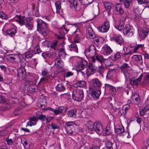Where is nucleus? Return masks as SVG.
Returning <instances> with one entry per match:
<instances>
[{"label":"nucleus","instance_id":"obj_54","mask_svg":"<svg viewBox=\"0 0 149 149\" xmlns=\"http://www.w3.org/2000/svg\"><path fill=\"white\" fill-rule=\"evenodd\" d=\"M52 128L54 130L56 129H58L59 128V125L57 123H51V125Z\"/></svg>","mask_w":149,"mask_h":149},{"label":"nucleus","instance_id":"obj_39","mask_svg":"<svg viewBox=\"0 0 149 149\" xmlns=\"http://www.w3.org/2000/svg\"><path fill=\"white\" fill-rule=\"evenodd\" d=\"M115 10L119 12L120 14H122L124 13V11L120 3L117 4L116 5Z\"/></svg>","mask_w":149,"mask_h":149},{"label":"nucleus","instance_id":"obj_52","mask_svg":"<svg viewBox=\"0 0 149 149\" xmlns=\"http://www.w3.org/2000/svg\"><path fill=\"white\" fill-rule=\"evenodd\" d=\"M143 45L142 44H138L133 49V51L134 52L136 53V51L139 48H142L143 47Z\"/></svg>","mask_w":149,"mask_h":149},{"label":"nucleus","instance_id":"obj_34","mask_svg":"<svg viewBox=\"0 0 149 149\" xmlns=\"http://www.w3.org/2000/svg\"><path fill=\"white\" fill-rule=\"evenodd\" d=\"M104 6L105 9L108 12H109L112 6V3L110 2H107L104 3Z\"/></svg>","mask_w":149,"mask_h":149},{"label":"nucleus","instance_id":"obj_10","mask_svg":"<svg viewBox=\"0 0 149 149\" xmlns=\"http://www.w3.org/2000/svg\"><path fill=\"white\" fill-rule=\"evenodd\" d=\"M74 125H76L74 122L70 121L66 123L65 128L66 132L68 134H72L73 133Z\"/></svg>","mask_w":149,"mask_h":149},{"label":"nucleus","instance_id":"obj_24","mask_svg":"<svg viewBox=\"0 0 149 149\" xmlns=\"http://www.w3.org/2000/svg\"><path fill=\"white\" fill-rule=\"evenodd\" d=\"M148 29L143 27L141 30V31L139 33V36L141 39H143L147 35L148 33Z\"/></svg>","mask_w":149,"mask_h":149},{"label":"nucleus","instance_id":"obj_9","mask_svg":"<svg viewBox=\"0 0 149 149\" xmlns=\"http://www.w3.org/2000/svg\"><path fill=\"white\" fill-rule=\"evenodd\" d=\"M134 30L132 26L129 24L126 25L123 29V32L127 36L131 37L133 34Z\"/></svg>","mask_w":149,"mask_h":149},{"label":"nucleus","instance_id":"obj_50","mask_svg":"<svg viewBox=\"0 0 149 149\" xmlns=\"http://www.w3.org/2000/svg\"><path fill=\"white\" fill-rule=\"evenodd\" d=\"M35 52V54H39L42 52V51L41 50L40 47L39 45L38 44H37L36 46L34 48V50Z\"/></svg>","mask_w":149,"mask_h":149},{"label":"nucleus","instance_id":"obj_62","mask_svg":"<svg viewBox=\"0 0 149 149\" xmlns=\"http://www.w3.org/2000/svg\"><path fill=\"white\" fill-rule=\"evenodd\" d=\"M30 120L32 121L36 122L38 120V117H32L30 118Z\"/></svg>","mask_w":149,"mask_h":149},{"label":"nucleus","instance_id":"obj_19","mask_svg":"<svg viewBox=\"0 0 149 149\" xmlns=\"http://www.w3.org/2000/svg\"><path fill=\"white\" fill-rule=\"evenodd\" d=\"M124 22V20L120 19L118 22H115V27L119 31H121L123 27Z\"/></svg>","mask_w":149,"mask_h":149},{"label":"nucleus","instance_id":"obj_25","mask_svg":"<svg viewBox=\"0 0 149 149\" xmlns=\"http://www.w3.org/2000/svg\"><path fill=\"white\" fill-rule=\"evenodd\" d=\"M112 51L109 46L105 45L103 47V54L104 55H108L110 54Z\"/></svg>","mask_w":149,"mask_h":149},{"label":"nucleus","instance_id":"obj_23","mask_svg":"<svg viewBox=\"0 0 149 149\" xmlns=\"http://www.w3.org/2000/svg\"><path fill=\"white\" fill-rule=\"evenodd\" d=\"M96 68L92 63H90L87 68V73L92 74L95 72Z\"/></svg>","mask_w":149,"mask_h":149},{"label":"nucleus","instance_id":"obj_14","mask_svg":"<svg viewBox=\"0 0 149 149\" xmlns=\"http://www.w3.org/2000/svg\"><path fill=\"white\" fill-rule=\"evenodd\" d=\"M87 62L85 59L80 58L78 60V68L79 70H83L87 65Z\"/></svg>","mask_w":149,"mask_h":149},{"label":"nucleus","instance_id":"obj_48","mask_svg":"<svg viewBox=\"0 0 149 149\" xmlns=\"http://www.w3.org/2000/svg\"><path fill=\"white\" fill-rule=\"evenodd\" d=\"M113 143L110 141H108L105 143V146L107 149H112V145Z\"/></svg>","mask_w":149,"mask_h":149},{"label":"nucleus","instance_id":"obj_36","mask_svg":"<svg viewBox=\"0 0 149 149\" xmlns=\"http://www.w3.org/2000/svg\"><path fill=\"white\" fill-rule=\"evenodd\" d=\"M110 27V24L108 21H106L103 25V33L107 32Z\"/></svg>","mask_w":149,"mask_h":149},{"label":"nucleus","instance_id":"obj_20","mask_svg":"<svg viewBox=\"0 0 149 149\" xmlns=\"http://www.w3.org/2000/svg\"><path fill=\"white\" fill-rule=\"evenodd\" d=\"M96 61H97L98 62L100 63L101 65H99V70L98 72L101 74L102 71V56L101 55H97L95 56Z\"/></svg>","mask_w":149,"mask_h":149},{"label":"nucleus","instance_id":"obj_58","mask_svg":"<svg viewBox=\"0 0 149 149\" xmlns=\"http://www.w3.org/2000/svg\"><path fill=\"white\" fill-rule=\"evenodd\" d=\"M130 108V105L128 104L125 105L123 107V109H124V110L126 112H127L128 109Z\"/></svg>","mask_w":149,"mask_h":149},{"label":"nucleus","instance_id":"obj_64","mask_svg":"<svg viewBox=\"0 0 149 149\" xmlns=\"http://www.w3.org/2000/svg\"><path fill=\"white\" fill-rule=\"evenodd\" d=\"M49 55V53L47 52H44L42 54V56L45 58L48 56Z\"/></svg>","mask_w":149,"mask_h":149},{"label":"nucleus","instance_id":"obj_60","mask_svg":"<svg viewBox=\"0 0 149 149\" xmlns=\"http://www.w3.org/2000/svg\"><path fill=\"white\" fill-rule=\"evenodd\" d=\"M141 17L140 14V13L139 14L136 13L135 15L134 20L135 21H137Z\"/></svg>","mask_w":149,"mask_h":149},{"label":"nucleus","instance_id":"obj_2","mask_svg":"<svg viewBox=\"0 0 149 149\" xmlns=\"http://www.w3.org/2000/svg\"><path fill=\"white\" fill-rule=\"evenodd\" d=\"M37 22L38 31L43 36H46L49 31L47 24L41 19H37Z\"/></svg>","mask_w":149,"mask_h":149},{"label":"nucleus","instance_id":"obj_13","mask_svg":"<svg viewBox=\"0 0 149 149\" xmlns=\"http://www.w3.org/2000/svg\"><path fill=\"white\" fill-rule=\"evenodd\" d=\"M97 133L101 135L102 133V126L98 122H95L94 123V129Z\"/></svg>","mask_w":149,"mask_h":149},{"label":"nucleus","instance_id":"obj_30","mask_svg":"<svg viewBox=\"0 0 149 149\" xmlns=\"http://www.w3.org/2000/svg\"><path fill=\"white\" fill-rule=\"evenodd\" d=\"M16 32V30L14 28L8 29L5 32L6 34L9 36L13 37L14 36Z\"/></svg>","mask_w":149,"mask_h":149},{"label":"nucleus","instance_id":"obj_59","mask_svg":"<svg viewBox=\"0 0 149 149\" xmlns=\"http://www.w3.org/2000/svg\"><path fill=\"white\" fill-rule=\"evenodd\" d=\"M6 141L8 145H11L13 142V140L11 139L8 138L6 139Z\"/></svg>","mask_w":149,"mask_h":149},{"label":"nucleus","instance_id":"obj_40","mask_svg":"<svg viewBox=\"0 0 149 149\" xmlns=\"http://www.w3.org/2000/svg\"><path fill=\"white\" fill-rule=\"evenodd\" d=\"M115 88L113 86L108 84H105L104 87L105 92L108 91H113Z\"/></svg>","mask_w":149,"mask_h":149},{"label":"nucleus","instance_id":"obj_55","mask_svg":"<svg viewBox=\"0 0 149 149\" xmlns=\"http://www.w3.org/2000/svg\"><path fill=\"white\" fill-rule=\"evenodd\" d=\"M0 18L2 19H7L8 18V16L3 12H0Z\"/></svg>","mask_w":149,"mask_h":149},{"label":"nucleus","instance_id":"obj_53","mask_svg":"<svg viewBox=\"0 0 149 149\" xmlns=\"http://www.w3.org/2000/svg\"><path fill=\"white\" fill-rule=\"evenodd\" d=\"M104 62V64L106 67L109 66L110 65V61L109 60H107V59L104 58L103 57V64Z\"/></svg>","mask_w":149,"mask_h":149},{"label":"nucleus","instance_id":"obj_56","mask_svg":"<svg viewBox=\"0 0 149 149\" xmlns=\"http://www.w3.org/2000/svg\"><path fill=\"white\" fill-rule=\"evenodd\" d=\"M80 34H77L74 37V42H76V43H79V40L80 39Z\"/></svg>","mask_w":149,"mask_h":149},{"label":"nucleus","instance_id":"obj_61","mask_svg":"<svg viewBox=\"0 0 149 149\" xmlns=\"http://www.w3.org/2000/svg\"><path fill=\"white\" fill-rule=\"evenodd\" d=\"M36 122H32V121H31V120H30V121H28L27 122V125L26 126H31L32 125H34L36 124Z\"/></svg>","mask_w":149,"mask_h":149},{"label":"nucleus","instance_id":"obj_5","mask_svg":"<svg viewBox=\"0 0 149 149\" xmlns=\"http://www.w3.org/2000/svg\"><path fill=\"white\" fill-rule=\"evenodd\" d=\"M7 58L11 62L14 63H18L19 61L21 65H24L25 63L22 62L23 58L21 59L19 56L17 54H10L7 56Z\"/></svg>","mask_w":149,"mask_h":149},{"label":"nucleus","instance_id":"obj_17","mask_svg":"<svg viewBox=\"0 0 149 149\" xmlns=\"http://www.w3.org/2000/svg\"><path fill=\"white\" fill-rule=\"evenodd\" d=\"M86 35L87 37L90 39L94 38L96 36L95 34L91 27H88L86 29Z\"/></svg>","mask_w":149,"mask_h":149},{"label":"nucleus","instance_id":"obj_37","mask_svg":"<svg viewBox=\"0 0 149 149\" xmlns=\"http://www.w3.org/2000/svg\"><path fill=\"white\" fill-rule=\"evenodd\" d=\"M131 99L133 100H135L136 104H138L140 102V99L138 94L136 93L132 95Z\"/></svg>","mask_w":149,"mask_h":149},{"label":"nucleus","instance_id":"obj_44","mask_svg":"<svg viewBox=\"0 0 149 149\" xmlns=\"http://www.w3.org/2000/svg\"><path fill=\"white\" fill-rule=\"evenodd\" d=\"M130 54V52H128L122 54V57L125 60V61L127 62L129 61L130 57V56L129 55Z\"/></svg>","mask_w":149,"mask_h":149},{"label":"nucleus","instance_id":"obj_51","mask_svg":"<svg viewBox=\"0 0 149 149\" xmlns=\"http://www.w3.org/2000/svg\"><path fill=\"white\" fill-rule=\"evenodd\" d=\"M138 3L139 5L145 4L146 5L148 4L149 2L146 0H137Z\"/></svg>","mask_w":149,"mask_h":149},{"label":"nucleus","instance_id":"obj_35","mask_svg":"<svg viewBox=\"0 0 149 149\" xmlns=\"http://www.w3.org/2000/svg\"><path fill=\"white\" fill-rule=\"evenodd\" d=\"M76 42H74V41L70 45V50L71 51H73L77 53L78 52V49Z\"/></svg>","mask_w":149,"mask_h":149},{"label":"nucleus","instance_id":"obj_29","mask_svg":"<svg viewBox=\"0 0 149 149\" xmlns=\"http://www.w3.org/2000/svg\"><path fill=\"white\" fill-rule=\"evenodd\" d=\"M76 112L77 110L75 109H70L67 112L68 116L69 117L75 118L76 116Z\"/></svg>","mask_w":149,"mask_h":149},{"label":"nucleus","instance_id":"obj_1","mask_svg":"<svg viewBox=\"0 0 149 149\" xmlns=\"http://www.w3.org/2000/svg\"><path fill=\"white\" fill-rule=\"evenodd\" d=\"M16 17H18L17 19H16V22H18L21 25H25L26 27L28 28L29 30L31 29L33 27V18L31 17L26 18L25 19L24 17L17 15Z\"/></svg>","mask_w":149,"mask_h":149},{"label":"nucleus","instance_id":"obj_57","mask_svg":"<svg viewBox=\"0 0 149 149\" xmlns=\"http://www.w3.org/2000/svg\"><path fill=\"white\" fill-rule=\"evenodd\" d=\"M25 56L27 58H31L33 56V55L30 52H26L25 54Z\"/></svg>","mask_w":149,"mask_h":149},{"label":"nucleus","instance_id":"obj_32","mask_svg":"<svg viewBox=\"0 0 149 149\" xmlns=\"http://www.w3.org/2000/svg\"><path fill=\"white\" fill-rule=\"evenodd\" d=\"M122 53L120 52H117L113 55L111 56V58L113 61L118 60L121 57Z\"/></svg>","mask_w":149,"mask_h":149},{"label":"nucleus","instance_id":"obj_16","mask_svg":"<svg viewBox=\"0 0 149 149\" xmlns=\"http://www.w3.org/2000/svg\"><path fill=\"white\" fill-rule=\"evenodd\" d=\"M129 68L130 66L128 64L125 63L123 64L120 67V68L121 69V72L123 73L125 77H126L127 74H129L128 71Z\"/></svg>","mask_w":149,"mask_h":149},{"label":"nucleus","instance_id":"obj_15","mask_svg":"<svg viewBox=\"0 0 149 149\" xmlns=\"http://www.w3.org/2000/svg\"><path fill=\"white\" fill-rule=\"evenodd\" d=\"M132 60L133 62L139 65H141L143 63V59L141 55H134L132 57Z\"/></svg>","mask_w":149,"mask_h":149},{"label":"nucleus","instance_id":"obj_21","mask_svg":"<svg viewBox=\"0 0 149 149\" xmlns=\"http://www.w3.org/2000/svg\"><path fill=\"white\" fill-rule=\"evenodd\" d=\"M61 58L62 57L58 56L54 61V64L55 66L59 68H62L63 65V62L61 60Z\"/></svg>","mask_w":149,"mask_h":149},{"label":"nucleus","instance_id":"obj_45","mask_svg":"<svg viewBox=\"0 0 149 149\" xmlns=\"http://www.w3.org/2000/svg\"><path fill=\"white\" fill-rule=\"evenodd\" d=\"M132 1V0H124L123 2V5L125 8H129L130 4Z\"/></svg>","mask_w":149,"mask_h":149},{"label":"nucleus","instance_id":"obj_38","mask_svg":"<svg viewBox=\"0 0 149 149\" xmlns=\"http://www.w3.org/2000/svg\"><path fill=\"white\" fill-rule=\"evenodd\" d=\"M115 130L116 133L118 134H121L124 132V127L123 125L120 126L118 128H115Z\"/></svg>","mask_w":149,"mask_h":149},{"label":"nucleus","instance_id":"obj_6","mask_svg":"<svg viewBox=\"0 0 149 149\" xmlns=\"http://www.w3.org/2000/svg\"><path fill=\"white\" fill-rule=\"evenodd\" d=\"M66 108L63 106H60L57 109H54L51 107H46L42 109L43 111L50 110L53 111L55 115H57L59 113H65L66 111Z\"/></svg>","mask_w":149,"mask_h":149},{"label":"nucleus","instance_id":"obj_63","mask_svg":"<svg viewBox=\"0 0 149 149\" xmlns=\"http://www.w3.org/2000/svg\"><path fill=\"white\" fill-rule=\"evenodd\" d=\"M54 18V16L52 15H49L47 17H45V18L48 21H50L52 19Z\"/></svg>","mask_w":149,"mask_h":149},{"label":"nucleus","instance_id":"obj_43","mask_svg":"<svg viewBox=\"0 0 149 149\" xmlns=\"http://www.w3.org/2000/svg\"><path fill=\"white\" fill-rule=\"evenodd\" d=\"M149 146V137L143 142L142 147L143 149H147Z\"/></svg>","mask_w":149,"mask_h":149},{"label":"nucleus","instance_id":"obj_47","mask_svg":"<svg viewBox=\"0 0 149 149\" xmlns=\"http://www.w3.org/2000/svg\"><path fill=\"white\" fill-rule=\"evenodd\" d=\"M81 3L84 5L89 4L93 1V0H79Z\"/></svg>","mask_w":149,"mask_h":149},{"label":"nucleus","instance_id":"obj_41","mask_svg":"<svg viewBox=\"0 0 149 149\" xmlns=\"http://www.w3.org/2000/svg\"><path fill=\"white\" fill-rule=\"evenodd\" d=\"M111 129L110 127H107L105 130H103V136H108L111 134Z\"/></svg>","mask_w":149,"mask_h":149},{"label":"nucleus","instance_id":"obj_26","mask_svg":"<svg viewBox=\"0 0 149 149\" xmlns=\"http://www.w3.org/2000/svg\"><path fill=\"white\" fill-rule=\"evenodd\" d=\"M55 3L56 8V13L61 15L63 14V10L61 9L60 1H58Z\"/></svg>","mask_w":149,"mask_h":149},{"label":"nucleus","instance_id":"obj_18","mask_svg":"<svg viewBox=\"0 0 149 149\" xmlns=\"http://www.w3.org/2000/svg\"><path fill=\"white\" fill-rule=\"evenodd\" d=\"M143 77V75L141 74L140 76L136 79L134 78H132L130 80V84L132 85L138 86L140 82Z\"/></svg>","mask_w":149,"mask_h":149},{"label":"nucleus","instance_id":"obj_31","mask_svg":"<svg viewBox=\"0 0 149 149\" xmlns=\"http://www.w3.org/2000/svg\"><path fill=\"white\" fill-rule=\"evenodd\" d=\"M101 94V92L99 90H93L91 91V93L92 97L95 98H97L99 97Z\"/></svg>","mask_w":149,"mask_h":149},{"label":"nucleus","instance_id":"obj_4","mask_svg":"<svg viewBox=\"0 0 149 149\" xmlns=\"http://www.w3.org/2000/svg\"><path fill=\"white\" fill-rule=\"evenodd\" d=\"M84 96V93L83 90L81 89H75L72 92V97L73 99L78 102L81 101Z\"/></svg>","mask_w":149,"mask_h":149},{"label":"nucleus","instance_id":"obj_27","mask_svg":"<svg viewBox=\"0 0 149 149\" xmlns=\"http://www.w3.org/2000/svg\"><path fill=\"white\" fill-rule=\"evenodd\" d=\"M18 75L23 79H24L26 77V72L25 70L23 68H19L17 70Z\"/></svg>","mask_w":149,"mask_h":149},{"label":"nucleus","instance_id":"obj_11","mask_svg":"<svg viewBox=\"0 0 149 149\" xmlns=\"http://www.w3.org/2000/svg\"><path fill=\"white\" fill-rule=\"evenodd\" d=\"M70 3V7L72 9H75L77 11L80 10L81 6L77 1L74 0H67Z\"/></svg>","mask_w":149,"mask_h":149},{"label":"nucleus","instance_id":"obj_8","mask_svg":"<svg viewBox=\"0 0 149 149\" xmlns=\"http://www.w3.org/2000/svg\"><path fill=\"white\" fill-rule=\"evenodd\" d=\"M111 40L114 41L116 44L120 46L123 45L125 44L123 39L122 36L120 34H114L111 38Z\"/></svg>","mask_w":149,"mask_h":149},{"label":"nucleus","instance_id":"obj_33","mask_svg":"<svg viewBox=\"0 0 149 149\" xmlns=\"http://www.w3.org/2000/svg\"><path fill=\"white\" fill-rule=\"evenodd\" d=\"M149 84V74L146 75L144 77L142 85L146 86Z\"/></svg>","mask_w":149,"mask_h":149},{"label":"nucleus","instance_id":"obj_7","mask_svg":"<svg viewBox=\"0 0 149 149\" xmlns=\"http://www.w3.org/2000/svg\"><path fill=\"white\" fill-rule=\"evenodd\" d=\"M101 85L102 84L99 80L95 79L91 81L89 88L90 90H97L100 88Z\"/></svg>","mask_w":149,"mask_h":149},{"label":"nucleus","instance_id":"obj_22","mask_svg":"<svg viewBox=\"0 0 149 149\" xmlns=\"http://www.w3.org/2000/svg\"><path fill=\"white\" fill-rule=\"evenodd\" d=\"M73 86L75 87H85L86 83L84 81L76 80L74 81Z\"/></svg>","mask_w":149,"mask_h":149},{"label":"nucleus","instance_id":"obj_49","mask_svg":"<svg viewBox=\"0 0 149 149\" xmlns=\"http://www.w3.org/2000/svg\"><path fill=\"white\" fill-rule=\"evenodd\" d=\"M46 100L45 99H40V104L41 108H42L43 106L45 107L46 105Z\"/></svg>","mask_w":149,"mask_h":149},{"label":"nucleus","instance_id":"obj_12","mask_svg":"<svg viewBox=\"0 0 149 149\" xmlns=\"http://www.w3.org/2000/svg\"><path fill=\"white\" fill-rule=\"evenodd\" d=\"M0 103L6 104L3 107L0 108L1 110L5 111L8 110L10 107V105L8 104L7 100L3 96L0 95Z\"/></svg>","mask_w":149,"mask_h":149},{"label":"nucleus","instance_id":"obj_28","mask_svg":"<svg viewBox=\"0 0 149 149\" xmlns=\"http://www.w3.org/2000/svg\"><path fill=\"white\" fill-rule=\"evenodd\" d=\"M86 126L89 131V132L91 133H93L94 129V124L91 121H89L86 125Z\"/></svg>","mask_w":149,"mask_h":149},{"label":"nucleus","instance_id":"obj_3","mask_svg":"<svg viewBox=\"0 0 149 149\" xmlns=\"http://www.w3.org/2000/svg\"><path fill=\"white\" fill-rule=\"evenodd\" d=\"M84 54L86 57L91 58L93 63L95 62V56L96 54V49L93 45H91L88 49L85 50Z\"/></svg>","mask_w":149,"mask_h":149},{"label":"nucleus","instance_id":"obj_46","mask_svg":"<svg viewBox=\"0 0 149 149\" xmlns=\"http://www.w3.org/2000/svg\"><path fill=\"white\" fill-rule=\"evenodd\" d=\"M58 42L57 40H54L53 41L50 46L51 49H52L55 50L57 48V45Z\"/></svg>","mask_w":149,"mask_h":149},{"label":"nucleus","instance_id":"obj_42","mask_svg":"<svg viewBox=\"0 0 149 149\" xmlns=\"http://www.w3.org/2000/svg\"><path fill=\"white\" fill-rule=\"evenodd\" d=\"M56 91L61 92L65 91V88L62 84H59L56 86Z\"/></svg>","mask_w":149,"mask_h":149}]
</instances>
